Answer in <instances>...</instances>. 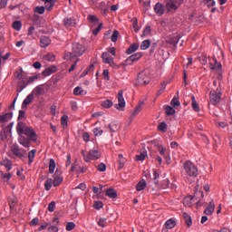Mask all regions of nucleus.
Here are the masks:
<instances>
[{
	"instance_id": "obj_1",
	"label": "nucleus",
	"mask_w": 232,
	"mask_h": 232,
	"mask_svg": "<svg viewBox=\"0 0 232 232\" xmlns=\"http://www.w3.org/2000/svg\"><path fill=\"white\" fill-rule=\"evenodd\" d=\"M18 142L24 148H30L31 142H37V133L32 127H26V123L19 121L16 125Z\"/></svg>"
},
{
	"instance_id": "obj_2",
	"label": "nucleus",
	"mask_w": 232,
	"mask_h": 232,
	"mask_svg": "<svg viewBox=\"0 0 232 232\" xmlns=\"http://www.w3.org/2000/svg\"><path fill=\"white\" fill-rule=\"evenodd\" d=\"M86 52V47L84 45L74 43L72 44V52L71 53H65L64 59L66 61H72V59H77V57H81Z\"/></svg>"
},
{
	"instance_id": "obj_3",
	"label": "nucleus",
	"mask_w": 232,
	"mask_h": 232,
	"mask_svg": "<svg viewBox=\"0 0 232 232\" xmlns=\"http://www.w3.org/2000/svg\"><path fill=\"white\" fill-rule=\"evenodd\" d=\"M183 168H184L187 175H188V177H197V175H198V169H197L195 164H193V162H191L189 160H187L183 164Z\"/></svg>"
},
{
	"instance_id": "obj_4",
	"label": "nucleus",
	"mask_w": 232,
	"mask_h": 232,
	"mask_svg": "<svg viewBox=\"0 0 232 232\" xmlns=\"http://www.w3.org/2000/svg\"><path fill=\"white\" fill-rule=\"evenodd\" d=\"M45 7L44 6H36L34 9V14H39L40 15H43L44 14L45 10H52L53 6H55V1L54 0H44Z\"/></svg>"
},
{
	"instance_id": "obj_5",
	"label": "nucleus",
	"mask_w": 232,
	"mask_h": 232,
	"mask_svg": "<svg viewBox=\"0 0 232 232\" xmlns=\"http://www.w3.org/2000/svg\"><path fill=\"white\" fill-rule=\"evenodd\" d=\"M221 97H222V91L220 90V85H218V88H217V91H211L209 92L210 103L213 104V106H217V104L220 102Z\"/></svg>"
},
{
	"instance_id": "obj_6",
	"label": "nucleus",
	"mask_w": 232,
	"mask_h": 232,
	"mask_svg": "<svg viewBox=\"0 0 232 232\" xmlns=\"http://www.w3.org/2000/svg\"><path fill=\"white\" fill-rule=\"evenodd\" d=\"M11 151L18 159H24V155H26V150L19 148L17 143L13 144Z\"/></svg>"
},
{
	"instance_id": "obj_7",
	"label": "nucleus",
	"mask_w": 232,
	"mask_h": 232,
	"mask_svg": "<svg viewBox=\"0 0 232 232\" xmlns=\"http://www.w3.org/2000/svg\"><path fill=\"white\" fill-rule=\"evenodd\" d=\"M141 57H142V53H136L129 56L125 60V63H121V66H131V64H133V63H137V61H139V59H140Z\"/></svg>"
},
{
	"instance_id": "obj_8",
	"label": "nucleus",
	"mask_w": 232,
	"mask_h": 232,
	"mask_svg": "<svg viewBox=\"0 0 232 232\" xmlns=\"http://www.w3.org/2000/svg\"><path fill=\"white\" fill-rule=\"evenodd\" d=\"M117 97H118V104L115 105V108L116 110H121V111H123L124 108H126V102L124 101L122 90L119 91Z\"/></svg>"
},
{
	"instance_id": "obj_9",
	"label": "nucleus",
	"mask_w": 232,
	"mask_h": 232,
	"mask_svg": "<svg viewBox=\"0 0 232 232\" xmlns=\"http://www.w3.org/2000/svg\"><path fill=\"white\" fill-rule=\"evenodd\" d=\"M151 79L146 74V72H141L138 74L137 82L140 86L150 84Z\"/></svg>"
},
{
	"instance_id": "obj_10",
	"label": "nucleus",
	"mask_w": 232,
	"mask_h": 232,
	"mask_svg": "<svg viewBox=\"0 0 232 232\" xmlns=\"http://www.w3.org/2000/svg\"><path fill=\"white\" fill-rule=\"evenodd\" d=\"M50 44H52V39L50 38V36L44 35L40 38L41 48H48V46H50Z\"/></svg>"
},
{
	"instance_id": "obj_11",
	"label": "nucleus",
	"mask_w": 232,
	"mask_h": 232,
	"mask_svg": "<svg viewBox=\"0 0 232 232\" xmlns=\"http://www.w3.org/2000/svg\"><path fill=\"white\" fill-rule=\"evenodd\" d=\"M181 36L180 34L172 35L167 39L168 44H171L172 46H177L179 44V41H180Z\"/></svg>"
},
{
	"instance_id": "obj_12",
	"label": "nucleus",
	"mask_w": 232,
	"mask_h": 232,
	"mask_svg": "<svg viewBox=\"0 0 232 232\" xmlns=\"http://www.w3.org/2000/svg\"><path fill=\"white\" fill-rule=\"evenodd\" d=\"M57 72V66L52 65L51 67H47L43 71L42 75L43 77H48L49 75H52V73H55Z\"/></svg>"
},
{
	"instance_id": "obj_13",
	"label": "nucleus",
	"mask_w": 232,
	"mask_h": 232,
	"mask_svg": "<svg viewBox=\"0 0 232 232\" xmlns=\"http://www.w3.org/2000/svg\"><path fill=\"white\" fill-rule=\"evenodd\" d=\"M63 24H64L65 28H72V27L75 26V24H77V23L75 22V19L66 17L63 19Z\"/></svg>"
},
{
	"instance_id": "obj_14",
	"label": "nucleus",
	"mask_w": 232,
	"mask_h": 232,
	"mask_svg": "<svg viewBox=\"0 0 232 232\" xmlns=\"http://www.w3.org/2000/svg\"><path fill=\"white\" fill-rule=\"evenodd\" d=\"M35 97L34 96V92L30 93L23 102L22 108H28V104H32V101H34Z\"/></svg>"
},
{
	"instance_id": "obj_15",
	"label": "nucleus",
	"mask_w": 232,
	"mask_h": 232,
	"mask_svg": "<svg viewBox=\"0 0 232 232\" xmlns=\"http://www.w3.org/2000/svg\"><path fill=\"white\" fill-rule=\"evenodd\" d=\"M154 12L157 14V15H164V5L160 3H157L154 6Z\"/></svg>"
},
{
	"instance_id": "obj_16",
	"label": "nucleus",
	"mask_w": 232,
	"mask_h": 232,
	"mask_svg": "<svg viewBox=\"0 0 232 232\" xmlns=\"http://www.w3.org/2000/svg\"><path fill=\"white\" fill-rule=\"evenodd\" d=\"M148 190L151 191V193H153V195H159L160 187L159 183L155 184V182H153V184L148 186Z\"/></svg>"
},
{
	"instance_id": "obj_17",
	"label": "nucleus",
	"mask_w": 232,
	"mask_h": 232,
	"mask_svg": "<svg viewBox=\"0 0 232 232\" xmlns=\"http://www.w3.org/2000/svg\"><path fill=\"white\" fill-rule=\"evenodd\" d=\"M213 211H215V202L213 201V199L209 202L208 206L207 207V208L204 210V214L205 215H208L211 216L213 215Z\"/></svg>"
},
{
	"instance_id": "obj_18",
	"label": "nucleus",
	"mask_w": 232,
	"mask_h": 232,
	"mask_svg": "<svg viewBox=\"0 0 232 232\" xmlns=\"http://www.w3.org/2000/svg\"><path fill=\"white\" fill-rule=\"evenodd\" d=\"M144 106V102H140L138 105L136 106L133 113L130 115L131 119H134V117H137L140 111H142V107Z\"/></svg>"
},
{
	"instance_id": "obj_19",
	"label": "nucleus",
	"mask_w": 232,
	"mask_h": 232,
	"mask_svg": "<svg viewBox=\"0 0 232 232\" xmlns=\"http://www.w3.org/2000/svg\"><path fill=\"white\" fill-rule=\"evenodd\" d=\"M105 195L106 197H109V198H117L118 194H117V190H115L112 188H109L105 190Z\"/></svg>"
},
{
	"instance_id": "obj_20",
	"label": "nucleus",
	"mask_w": 232,
	"mask_h": 232,
	"mask_svg": "<svg viewBox=\"0 0 232 232\" xmlns=\"http://www.w3.org/2000/svg\"><path fill=\"white\" fill-rule=\"evenodd\" d=\"M109 129L111 133H115L118 130H121V124L119 121H112L109 124Z\"/></svg>"
},
{
	"instance_id": "obj_21",
	"label": "nucleus",
	"mask_w": 232,
	"mask_h": 232,
	"mask_svg": "<svg viewBox=\"0 0 232 232\" xmlns=\"http://www.w3.org/2000/svg\"><path fill=\"white\" fill-rule=\"evenodd\" d=\"M139 50V44L133 43L130 45V47L126 50L127 55H131V53H135Z\"/></svg>"
},
{
	"instance_id": "obj_22",
	"label": "nucleus",
	"mask_w": 232,
	"mask_h": 232,
	"mask_svg": "<svg viewBox=\"0 0 232 232\" xmlns=\"http://www.w3.org/2000/svg\"><path fill=\"white\" fill-rule=\"evenodd\" d=\"M13 117H14L13 112H7L3 115H0V122H3V123L8 122V121H11Z\"/></svg>"
},
{
	"instance_id": "obj_23",
	"label": "nucleus",
	"mask_w": 232,
	"mask_h": 232,
	"mask_svg": "<svg viewBox=\"0 0 232 232\" xmlns=\"http://www.w3.org/2000/svg\"><path fill=\"white\" fill-rule=\"evenodd\" d=\"M102 59L104 64H110L113 61V57L109 53H102Z\"/></svg>"
},
{
	"instance_id": "obj_24",
	"label": "nucleus",
	"mask_w": 232,
	"mask_h": 232,
	"mask_svg": "<svg viewBox=\"0 0 232 232\" xmlns=\"http://www.w3.org/2000/svg\"><path fill=\"white\" fill-rule=\"evenodd\" d=\"M214 64L210 63V70H217V72H222V63L217 61V58L213 59Z\"/></svg>"
},
{
	"instance_id": "obj_25",
	"label": "nucleus",
	"mask_w": 232,
	"mask_h": 232,
	"mask_svg": "<svg viewBox=\"0 0 232 232\" xmlns=\"http://www.w3.org/2000/svg\"><path fill=\"white\" fill-rule=\"evenodd\" d=\"M27 85L28 83L26 81L21 80L17 84V89H16L17 93H21V92H23Z\"/></svg>"
},
{
	"instance_id": "obj_26",
	"label": "nucleus",
	"mask_w": 232,
	"mask_h": 232,
	"mask_svg": "<svg viewBox=\"0 0 232 232\" xmlns=\"http://www.w3.org/2000/svg\"><path fill=\"white\" fill-rule=\"evenodd\" d=\"M89 155L90 157L93 160H97L99 159H101V152H99V150H92L89 151Z\"/></svg>"
},
{
	"instance_id": "obj_27",
	"label": "nucleus",
	"mask_w": 232,
	"mask_h": 232,
	"mask_svg": "<svg viewBox=\"0 0 232 232\" xmlns=\"http://www.w3.org/2000/svg\"><path fill=\"white\" fill-rule=\"evenodd\" d=\"M164 110H165V113H166V115H168V117H169L171 115H175V113H177V111H175V107H171L169 105L165 106Z\"/></svg>"
},
{
	"instance_id": "obj_28",
	"label": "nucleus",
	"mask_w": 232,
	"mask_h": 232,
	"mask_svg": "<svg viewBox=\"0 0 232 232\" xmlns=\"http://www.w3.org/2000/svg\"><path fill=\"white\" fill-rule=\"evenodd\" d=\"M12 128H14V121L9 123L7 126L3 127V130L7 134V137H12Z\"/></svg>"
},
{
	"instance_id": "obj_29",
	"label": "nucleus",
	"mask_w": 232,
	"mask_h": 232,
	"mask_svg": "<svg viewBox=\"0 0 232 232\" xmlns=\"http://www.w3.org/2000/svg\"><path fill=\"white\" fill-rule=\"evenodd\" d=\"M148 157V151H146V149H143L142 151H140V154H138L135 156V160L140 161L144 160Z\"/></svg>"
},
{
	"instance_id": "obj_30",
	"label": "nucleus",
	"mask_w": 232,
	"mask_h": 232,
	"mask_svg": "<svg viewBox=\"0 0 232 232\" xmlns=\"http://www.w3.org/2000/svg\"><path fill=\"white\" fill-rule=\"evenodd\" d=\"M43 85H38L36 86L34 91H33V94L34 93V95L36 97H39V95H43L44 94V88L41 87Z\"/></svg>"
},
{
	"instance_id": "obj_31",
	"label": "nucleus",
	"mask_w": 232,
	"mask_h": 232,
	"mask_svg": "<svg viewBox=\"0 0 232 232\" xmlns=\"http://www.w3.org/2000/svg\"><path fill=\"white\" fill-rule=\"evenodd\" d=\"M183 218L188 226V227H191L192 224H193V220L191 219V216H189V214H188L187 212L183 213Z\"/></svg>"
},
{
	"instance_id": "obj_32",
	"label": "nucleus",
	"mask_w": 232,
	"mask_h": 232,
	"mask_svg": "<svg viewBox=\"0 0 232 232\" xmlns=\"http://www.w3.org/2000/svg\"><path fill=\"white\" fill-rule=\"evenodd\" d=\"M166 6H167V8H168L169 10H175V11L179 10V6L177 5V3H175V1H173V0L169 1V2L167 3Z\"/></svg>"
},
{
	"instance_id": "obj_33",
	"label": "nucleus",
	"mask_w": 232,
	"mask_h": 232,
	"mask_svg": "<svg viewBox=\"0 0 232 232\" xmlns=\"http://www.w3.org/2000/svg\"><path fill=\"white\" fill-rule=\"evenodd\" d=\"M35 153H37V150L34 149L28 152V164L32 165L34 162V159H35Z\"/></svg>"
},
{
	"instance_id": "obj_34",
	"label": "nucleus",
	"mask_w": 232,
	"mask_h": 232,
	"mask_svg": "<svg viewBox=\"0 0 232 232\" xmlns=\"http://www.w3.org/2000/svg\"><path fill=\"white\" fill-rule=\"evenodd\" d=\"M191 101H192L191 107L194 110V111H197V112L200 111V107L198 106V103L197 102V100L195 99L194 95L191 96Z\"/></svg>"
},
{
	"instance_id": "obj_35",
	"label": "nucleus",
	"mask_w": 232,
	"mask_h": 232,
	"mask_svg": "<svg viewBox=\"0 0 232 232\" xmlns=\"http://www.w3.org/2000/svg\"><path fill=\"white\" fill-rule=\"evenodd\" d=\"M175 226H177V221H175L173 219H169L165 223L166 229H173V227H175Z\"/></svg>"
},
{
	"instance_id": "obj_36",
	"label": "nucleus",
	"mask_w": 232,
	"mask_h": 232,
	"mask_svg": "<svg viewBox=\"0 0 232 232\" xmlns=\"http://www.w3.org/2000/svg\"><path fill=\"white\" fill-rule=\"evenodd\" d=\"M54 179L53 180V185L54 188H57L63 184V177L61 176H53Z\"/></svg>"
},
{
	"instance_id": "obj_37",
	"label": "nucleus",
	"mask_w": 232,
	"mask_h": 232,
	"mask_svg": "<svg viewBox=\"0 0 232 232\" xmlns=\"http://www.w3.org/2000/svg\"><path fill=\"white\" fill-rule=\"evenodd\" d=\"M193 198L202 200V198H204V191L196 189Z\"/></svg>"
},
{
	"instance_id": "obj_38",
	"label": "nucleus",
	"mask_w": 232,
	"mask_h": 232,
	"mask_svg": "<svg viewBox=\"0 0 232 232\" xmlns=\"http://www.w3.org/2000/svg\"><path fill=\"white\" fill-rule=\"evenodd\" d=\"M1 166H5L6 171H10V169H12V160H3L1 161Z\"/></svg>"
},
{
	"instance_id": "obj_39",
	"label": "nucleus",
	"mask_w": 232,
	"mask_h": 232,
	"mask_svg": "<svg viewBox=\"0 0 232 232\" xmlns=\"http://www.w3.org/2000/svg\"><path fill=\"white\" fill-rule=\"evenodd\" d=\"M193 196H188L183 199L184 206L191 208V202H193Z\"/></svg>"
},
{
	"instance_id": "obj_40",
	"label": "nucleus",
	"mask_w": 232,
	"mask_h": 232,
	"mask_svg": "<svg viewBox=\"0 0 232 232\" xmlns=\"http://www.w3.org/2000/svg\"><path fill=\"white\" fill-rule=\"evenodd\" d=\"M52 184H53V179H52V178L47 179L44 183L45 191H50L52 189Z\"/></svg>"
},
{
	"instance_id": "obj_41",
	"label": "nucleus",
	"mask_w": 232,
	"mask_h": 232,
	"mask_svg": "<svg viewBox=\"0 0 232 232\" xmlns=\"http://www.w3.org/2000/svg\"><path fill=\"white\" fill-rule=\"evenodd\" d=\"M86 91L82 90L80 86L76 87L73 90V95L79 96V95H86Z\"/></svg>"
},
{
	"instance_id": "obj_42",
	"label": "nucleus",
	"mask_w": 232,
	"mask_h": 232,
	"mask_svg": "<svg viewBox=\"0 0 232 232\" xmlns=\"http://www.w3.org/2000/svg\"><path fill=\"white\" fill-rule=\"evenodd\" d=\"M131 23H132V28L134 30V32L137 34L139 32V20L137 19V17H134L131 19Z\"/></svg>"
},
{
	"instance_id": "obj_43",
	"label": "nucleus",
	"mask_w": 232,
	"mask_h": 232,
	"mask_svg": "<svg viewBox=\"0 0 232 232\" xmlns=\"http://www.w3.org/2000/svg\"><path fill=\"white\" fill-rule=\"evenodd\" d=\"M144 189H146V181L141 180L136 185V190L142 191Z\"/></svg>"
},
{
	"instance_id": "obj_44",
	"label": "nucleus",
	"mask_w": 232,
	"mask_h": 232,
	"mask_svg": "<svg viewBox=\"0 0 232 232\" xmlns=\"http://www.w3.org/2000/svg\"><path fill=\"white\" fill-rule=\"evenodd\" d=\"M151 45L150 40H144L140 44V50H148L150 46Z\"/></svg>"
},
{
	"instance_id": "obj_45",
	"label": "nucleus",
	"mask_w": 232,
	"mask_h": 232,
	"mask_svg": "<svg viewBox=\"0 0 232 232\" xmlns=\"http://www.w3.org/2000/svg\"><path fill=\"white\" fill-rule=\"evenodd\" d=\"M55 171V160L50 159L49 160V173L53 174Z\"/></svg>"
},
{
	"instance_id": "obj_46",
	"label": "nucleus",
	"mask_w": 232,
	"mask_h": 232,
	"mask_svg": "<svg viewBox=\"0 0 232 232\" xmlns=\"http://www.w3.org/2000/svg\"><path fill=\"white\" fill-rule=\"evenodd\" d=\"M159 131H162L163 133H166L168 131V124L166 122L162 121L158 126Z\"/></svg>"
},
{
	"instance_id": "obj_47",
	"label": "nucleus",
	"mask_w": 232,
	"mask_h": 232,
	"mask_svg": "<svg viewBox=\"0 0 232 232\" xmlns=\"http://www.w3.org/2000/svg\"><path fill=\"white\" fill-rule=\"evenodd\" d=\"M0 173H1V179H3L4 182H8V180L12 179V174H10V172L5 173L1 171Z\"/></svg>"
},
{
	"instance_id": "obj_48",
	"label": "nucleus",
	"mask_w": 232,
	"mask_h": 232,
	"mask_svg": "<svg viewBox=\"0 0 232 232\" xmlns=\"http://www.w3.org/2000/svg\"><path fill=\"white\" fill-rule=\"evenodd\" d=\"M14 30H16L17 32H19V30H21V28H23V24L21 23V21H14L13 22L12 24Z\"/></svg>"
},
{
	"instance_id": "obj_49",
	"label": "nucleus",
	"mask_w": 232,
	"mask_h": 232,
	"mask_svg": "<svg viewBox=\"0 0 232 232\" xmlns=\"http://www.w3.org/2000/svg\"><path fill=\"white\" fill-rule=\"evenodd\" d=\"M170 105L172 106V108H177L180 106V102L179 101V98H177V96L173 97V99L170 102Z\"/></svg>"
},
{
	"instance_id": "obj_50",
	"label": "nucleus",
	"mask_w": 232,
	"mask_h": 232,
	"mask_svg": "<svg viewBox=\"0 0 232 232\" xmlns=\"http://www.w3.org/2000/svg\"><path fill=\"white\" fill-rule=\"evenodd\" d=\"M102 108H111V106H113V102H111V100H105L103 102H102Z\"/></svg>"
},
{
	"instance_id": "obj_51",
	"label": "nucleus",
	"mask_w": 232,
	"mask_h": 232,
	"mask_svg": "<svg viewBox=\"0 0 232 232\" xmlns=\"http://www.w3.org/2000/svg\"><path fill=\"white\" fill-rule=\"evenodd\" d=\"M124 156H122V154H119V166L118 169H122V168H124Z\"/></svg>"
},
{
	"instance_id": "obj_52",
	"label": "nucleus",
	"mask_w": 232,
	"mask_h": 232,
	"mask_svg": "<svg viewBox=\"0 0 232 232\" xmlns=\"http://www.w3.org/2000/svg\"><path fill=\"white\" fill-rule=\"evenodd\" d=\"M61 124L63 128L68 127V115H63L61 118Z\"/></svg>"
},
{
	"instance_id": "obj_53",
	"label": "nucleus",
	"mask_w": 232,
	"mask_h": 232,
	"mask_svg": "<svg viewBox=\"0 0 232 232\" xmlns=\"http://www.w3.org/2000/svg\"><path fill=\"white\" fill-rule=\"evenodd\" d=\"M159 171L157 169H153V178L152 180L154 184H159V179H160Z\"/></svg>"
},
{
	"instance_id": "obj_54",
	"label": "nucleus",
	"mask_w": 232,
	"mask_h": 232,
	"mask_svg": "<svg viewBox=\"0 0 232 232\" xmlns=\"http://www.w3.org/2000/svg\"><path fill=\"white\" fill-rule=\"evenodd\" d=\"M150 34H151V26L147 25L141 34V37H146V35H150Z\"/></svg>"
},
{
	"instance_id": "obj_55",
	"label": "nucleus",
	"mask_w": 232,
	"mask_h": 232,
	"mask_svg": "<svg viewBox=\"0 0 232 232\" xmlns=\"http://www.w3.org/2000/svg\"><path fill=\"white\" fill-rule=\"evenodd\" d=\"M15 204H17V198H11V200L9 201L10 211H14V208H15Z\"/></svg>"
},
{
	"instance_id": "obj_56",
	"label": "nucleus",
	"mask_w": 232,
	"mask_h": 232,
	"mask_svg": "<svg viewBox=\"0 0 232 232\" xmlns=\"http://www.w3.org/2000/svg\"><path fill=\"white\" fill-rule=\"evenodd\" d=\"M93 208L94 209H102V208H104V203H102V201H94Z\"/></svg>"
},
{
	"instance_id": "obj_57",
	"label": "nucleus",
	"mask_w": 232,
	"mask_h": 232,
	"mask_svg": "<svg viewBox=\"0 0 232 232\" xmlns=\"http://www.w3.org/2000/svg\"><path fill=\"white\" fill-rule=\"evenodd\" d=\"M117 39H119V32L117 30H114L111 36V40L112 43H117Z\"/></svg>"
},
{
	"instance_id": "obj_58",
	"label": "nucleus",
	"mask_w": 232,
	"mask_h": 232,
	"mask_svg": "<svg viewBox=\"0 0 232 232\" xmlns=\"http://www.w3.org/2000/svg\"><path fill=\"white\" fill-rule=\"evenodd\" d=\"M161 188H162V189H168V188H169V179H165L162 180Z\"/></svg>"
},
{
	"instance_id": "obj_59",
	"label": "nucleus",
	"mask_w": 232,
	"mask_h": 232,
	"mask_svg": "<svg viewBox=\"0 0 232 232\" xmlns=\"http://www.w3.org/2000/svg\"><path fill=\"white\" fill-rule=\"evenodd\" d=\"M102 30V23H100L94 30H92V35H99V32Z\"/></svg>"
},
{
	"instance_id": "obj_60",
	"label": "nucleus",
	"mask_w": 232,
	"mask_h": 232,
	"mask_svg": "<svg viewBox=\"0 0 232 232\" xmlns=\"http://www.w3.org/2000/svg\"><path fill=\"white\" fill-rule=\"evenodd\" d=\"M65 229L66 231H73L75 229V224L73 222H68Z\"/></svg>"
},
{
	"instance_id": "obj_61",
	"label": "nucleus",
	"mask_w": 232,
	"mask_h": 232,
	"mask_svg": "<svg viewBox=\"0 0 232 232\" xmlns=\"http://www.w3.org/2000/svg\"><path fill=\"white\" fill-rule=\"evenodd\" d=\"M97 224L100 227H106V218H101Z\"/></svg>"
},
{
	"instance_id": "obj_62",
	"label": "nucleus",
	"mask_w": 232,
	"mask_h": 232,
	"mask_svg": "<svg viewBox=\"0 0 232 232\" xmlns=\"http://www.w3.org/2000/svg\"><path fill=\"white\" fill-rule=\"evenodd\" d=\"M96 169L98 171H101L102 173L106 171V165L104 163H100L97 167H96Z\"/></svg>"
},
{
	"instance_id": "obj_63",
	"label": "nucleus",
	"mask_w": 232,
	"mask_h": 232,
	"mask_svg": "<svg viewBox=\"0 0 232 232\" xmlns=\"http://www.w3.org/2000/svg\"><path fill=\"white\" fill-rule=\"evenodd\" d=\"M88 21H90V23H99V18H97V16L93 15V14H90L87 17Z\"/></svg>"
},
{
	"instance_id": "obj_64",
	"label": "nucleus",
	"mask_w": 232,
	"mask_h": 232,
	"mask_svg": "<svg viewBox=\"0 0 232 232\" xmlns=\"http://www.w3.org/2000/svg\"><path fill=\"white\" fill-rule=\"evenodd\" d=\"M47 209L50 213H53V211H55V201L49 203Z\"/></svg>"
}]
</instances>
